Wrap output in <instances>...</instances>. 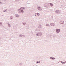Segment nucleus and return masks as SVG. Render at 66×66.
Segmentation results:
<instances>
[{"instance_id": "18", "label": "nucleus", "mask_w": 66, "mask_h": 66, "mask_svg": "<svg viewBox=\"0 0 66 66\" xmlns=\"http://www.w3.org/2000/svg\"><path fill=\"white\" fill-rule=\"evenodd\" d=\"M37 63H39V62H37Z\"/></svg>"}, {"instance_id": "14", "label": "nucleus", "mask_w": 66, "mask_h": 66, "mask_svg": "<svg viewBox=\"0 0 66 66\" xmlns=\"http://www.w3.org/2000/svg\"><path fill=\"white\" fill-rule=\"evenodd\" d=\"M44 6L45 7L46 6V4H45L44 5Z\"/></svg>"}, {"instance_id": "16", "label": "nucleus", "mask_w": 66, "mask_h": 66, "mask_svg": "<svg viewBox=\"0 0 66 66\" xmlns=\"http://www.w3.org/2000/svg\"><path fill=\"white\" fill-rule=\"evenodd\" d=\"M49 26V25L48 24H47L46 25V26Z\"/></svg>"}, {"instance_id": "17", "label": "nucleus", "mask_w": 66, "mask_h": 66, "mask_svg": "<svg viewBox=\"0 0 66 66\" xmlns=\"http://www.w3.org/2000/svg\"><path fill=\"white\" fill-rule=\"evenodd\" d=\"M66 62H66H64L63 63H64H64H65Z\"/></svg>"}, {"instance_id": "15", "label": "nucleus", "mask_w": 66, "mask_h": 66, "mask_svg": "<svg viewBox=\"0 0 66 66\" xmlns=\"http://www.w3.org/2000/svg\"><path fill=\"white\" fill-rule=\"evenodd\" d=\"M0 25H2V23H0Z\"/></svg>"}, {"instance_id": "8", "label": "nucleus", "mask_w": 66, "mask_h": 66, "mask_svg": "<svg viewBox=\"0 0 66 66\" xmlns=\"http://www.w3.org/2000/svg\"><path fill=\"white\" fill-rule=\"evenodd\" d=\"M16 17H19V15H16Z\"/></svg>"}, {"instance_id": "11", "label": "nucleus", "mask_w": 66, "mask_h": 66, "mask_svg": "<svg viewBox=\"0 0 66 66\" xmlns=\"http://www.w3.org/2000/svg\"><path fill=\"white\" fill-rule=\"evenodd\" d=\"M41 26H39V28H41Z\"/></svg>"}, {"instance_id": "9", "label": "nucleus", "mask_w": 66, "mask_h": 66, "mask_svg": "<svg viewBox=\"0 0 66 66\" xmlns=\"http://www.w3.org/2000/svg\"><path fill=\"white\" fill-rule=\"evenodd\" d=\"M21 13H23V10H22L21 11Z\"/></svg>"}, {"instance_id": "13", "label": "nucleus", "mask_w": 66, "mask_h": 66, "mask_svg": "<svg viewBox=\"0 0 66 66\" xmlns=\"http://www.w3.org/2000/svg\"><path fill=\"white\" fill-rule=\"evenodd\" d=\"M52 58H53V57H50V59H52Z\"/></svg>"}, {"instance_id": "1", "label": "nucleus", "mask_w": 66, "mask_h": 66, "mask_svg": "<svg viewBox=\"0 0 66 66\" xmlns=\"http://www.w3.org/2000/svg\"><path fill=\"white\" fill-rule=\"evenodd\" d=\"M56 32L57 33H59L60 32V30L59 29H57L56 30Z\"/></svg>"}, {"instance_id": "10", "label": "nucleus", "mask_w": 66, "mask_h": 66, "mask_svg": "<svg viewBox=\"0 0 66 66\" xmlns=\"http://www.w3.org/2000/svg\"><path fill=\"white\" fill-rule=\"evenodd\" d=\"M40 34H38L37 35V36H40Z\"/></svg>"}, {"instance_id": "7", "label": "nucleus", "mask_w": 66, "mask_h": 66, "mask_svg": "<svg viewBox=\"0 0 66 66\" xmlns=\"http://www.w3.org/2000/svg\"><path fill=\"white\" fill-rule=\"evenodd\" d=\"M24 9V7H22V8H21V9H20V10H23V9Z\"/></svg>"}, {"instance_id": "2", "label": "nucleus", "mask_w": 66, "mask_h": 66, "mask_svg": "<svg viewBox=\"0 0 66 66\" xmlns=\"http://www.w3.org/2000/svg\"><path fill=\"white\" fill-rule=\"evenodd\" d=\"M35 15L36 16H38L39 15V13H36L35 14Z\"/></svg>"}, {"instance_id": "5", "label": "nucleus", "mask_w": 66, "mask_h": 66, "mask_svg": "<svg viewBox=\"0 0 66 66\" xmlns=\"http://www.w3.org/2000/svg\"><path fill=\"white\" fill-rule=\"evenodd\" d=\"M38 10H40V11H41V10H42V9L40 7H39L38 8Z\"/></svg>"}, {"instance_id": "4", "label": "nucleus", "mask_w": 66, "mask_h": 66, "mask_svg": "<svg viewBox=\"0 0 66 66\" xmlns=\"http://www.w3.org/2000/svg\"><path fill=\"white\" fill-rule=\"evenodd\" d=\"M64 23V22L63 21H61L60 22V24H63Z\"/></svg>"}, {"instance_id": "6", "label": "nucleus", "mask_w": 66, "mask_h": 66, "mask_svg": "<svg viewBox=\"0 0 66 66\" xmlns=\"http://www.w3.org/2000/svg\"><path fill=\"white\" fill-rule=\"evenodd\" d=\"M50 5L51 6H53V5L52 3H50Z\"/></svg>"}, {"instance_id": "20", "label": "nucleus", "mask_w": 66, "mask_h": 66, "mask_svg": "<svg viewBox=\"0 0 66 66\" xmlns=\"http://www.w3.org/2000/svg\"><path fill=\"white\" fill-rule=\"evenodd\" d=\"M19 10H20V9H19Z\"/></svg>"}, {"instance_id": "3", "label": "nucleus", "mask_w": 66, "mask_h": 66, "mask_svg": "<svg viewBox=\"0 0 66 66\" xmlns=\"http://www.w3.org/2000/svg\"><path fill=\"white\" fill-rule=\"evenodd\" d=\"M51 25L52 26H54V24L53 23H52L51 24Z\"/></svg>"}, {"instance_id": "19", "label": "nucleus", "mask_w": 66, "mask_h": 66, "mask_svg": "<svg viewBox=\"0 0 66 66\" xmlns=\"http://www.w3.org/2000/svg\"><path fill=\"white\" fill-rule=\"evenodd\" d=\"M39 63H40V61L39 62Z\"/></svg>"}, {"instance_id": "12", "label": "nucleus", "mask_w": 66, "mask_h": 66, "mask_svg": "<svg viewBox=\"0 0 66 66\" xmlns=\"http://www.w3.org/2000/svg\"><path fill=\"white\" fill-rule=\"evenodd\" d=\"M54 59H55V58H54V57H53L52 58V60H54Z\"/></svg>"}]
</instances>
